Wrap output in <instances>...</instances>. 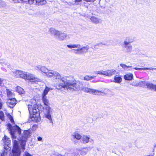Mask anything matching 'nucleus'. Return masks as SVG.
Masks as SVG:
<instances>
[{"instance_id": "nucleus-19", "label": "nucleus", "mask_w": 156, "mask_h": 156, "mask_svg": "<svg viewBox=\"0 0 156 156\" xmlns=\"http://www.w3.org/2000/svg\"><path fill=\"white\" fill-rule=\"evenodd\" d=\"M49 31L52 35L55 36L56 37L58 35L59 31L56 30L53 28H51L49 30Z\"/></svg>"}, {"instance_id": "nucleus-34", "label": "nucleus", "mask_w": 156, "mask_h": 156, "mask_svg": "<svg viewBox=\"0 0 156 156\" xmlns=\"http://www.w3.org/2000/svg\"><path fill=\"white\" fill-rule=\"evenodd\" d=\"M46 1L45 0H42V1L40 3H39L38 4V5H44L46 3Z\"/></svg>"}, {"instance_id": "nucleus-36", "label": "nucleus", "mask_w": 156, "mask_h": 156, "mask_svg": "<svg viewBox=\"0 0 156 156\" xmlns=\"http://www.w3.org/2000/svg\"><path fill=\"white\" fill-rule=\"evenodd\" d=\"M12 93L11 91L7 90V95L8 96H12Z\"/></svg>"}, {"instance_id": "nucleus-10", "label": "nucleus", "mask_w": 156, "mask_h": 156, "mask_svg": "<svg viewBox=\"0 0 156 156\" xmlns=\"http://www.w3.org/2000/svg\"><path fill=\"white\" fill-rule=\"evenodd\" d=\"M35 70L40 71L41 72L47 74L48 73L49 70L45 66L40 65L37 66L35 67Z\"/></svg>"}, {"instance_id": "nucleus-6", "label": "nucleus", "mask_w": 156, "mask_h": 156, "mask_svg": "<svg viewBox=\"0 0 156 156\" xmlns=\"http://www.w3.org/2000/svg\"><path fill=\"white\" fill-rule=\"evenodd\" d=\"M132 85L134 86H139L143 87L146 86L147 88L153 90L154 91H156V84H154L153 83L149 82L148 81H140L136 84H132Z\"/></svg>"}, {"instance_id": "nucleus-3", "label": "nucleus", "mask_w": 156, "mask_h": 156, "mask_svg": "<svg viewBox=\"0 0 156 156\" xmlns=\"http://www.w3.org/2000/svg\"><path fill=\"white\" fill-rule=\"evenodd\" d=\"M28 109L30 114L29 121L30 122H37L41 120L40 114L43 110V107L41 105L34 104L33 106L31 105H28Z\"/></svg>"}, {"instance_id": "nucleus-17", "label": "nucleus", "mask_w": 156, "mask_h": 156, "mask_svg": "<svg viewBox=\"0 0 156 156\" xmlns=\"http://www.w3.org/2000/svg\"><path fill=\"white\" fill-rule=\"evenodd\" d=\"M122 80V79L120 76H118L117 75L115 76L114 78L113 82L115 83H120Z\"/></svg>"}, {"instance_id": "nucleus-46", "label": "nucleus", "mask_w": 156, "mask_h": 156, "mask_svg": "<svg viewBox=\"0 0 156 156\" xmlns=\"http://www.w3.org/2000/svg\"><path fill=\"white\" fill-rule=\"evenodd\" d=\"M37 139L39 141H41L42 140V138L40 136L38 137Z\"/></svg>"}, {"instance_id": "nucleus-26", "label": "nucleus", "mask_w": 156, "mask_h": 156, "mask_svg": "<svg viewBox=\"0 0 156 156\" xmlns=\"http://www.w3.org/2000/svg\"><path fill=\"white\" fill-rule=\"evenodd\" d=\"M0 63L3 66H5V67H7L9 68H11V66L9 64L2 62V61L1 60H0Z\"/></svg>"}, {"instance_id": "nucleus-45", "label": "nucleus", "mask_w": 156, "mask_h": 156, "mask_svg": "<svg viewBox=\"0 0 156 156\" xmlns=\"http://www.w3.org/2000/svg\"><path fill=\"white\" fill-rule=\"evenodd\" d=\"M15 3L20 2H21L20 0H13Z\"/></svg>"}, {"instance_id": "nucleus-14", "label": "nucleus", "mask_w": 156, "mask_h": 156, "mask_svg": "<svg viewBox=\"0 0 156 156\" xmlns=\"http://www.w3.org/2000/svg\"><path fill=\"white\" fill-rule=\"evenodd\" d=\"M123 77L126 80L130 81L133 79V76L132 73H129L124 75Z\"/></svg>"}, {"instance_id": "nucleus-50", "label": "nucleus", "mask_w": 156, "mask_h": 156, "mask_svg": "<svg viewBox=\"0 0 156 156\" xmlns=\"http://www.w3.org/2000/svg\"><path fill=\"white\" fill-rule=\"evenodd\" d=\"M35 127V128H37V125H36V124L34 125H33V128H34Z\"/></svg>"}, {"instance_id": "nucleus-18", "label": "nucleus", "mask_w": 156, "mask_h": 156, "mask_svg": "<svg viewBox=\"0 0 156 156\" xmlns=\"http://www.w3.org/2000/svg\"><path fill=\"white\" fill-rule=\"evenodd\" d=\"M81 45L80 44H68L67 45V47L70 49L78 48H79L80 47Z\"/></svg>"}, {"instance_id": "nucleus-7", "label": "nucleus", "mask_w": 156, "mask_h": 156, "mask_svg": "<svg viewBox=\"0 0 156 156\" xmlns=\"http://www.w3.org/2000/svg\"><path fill=\"white\" fill-rule=\"evenodd\" d=\"M89 48V46L87 45L82 48L73 49L72 50L74 51V53L76 54L81 55L87 52Z\"/></svg>"}, {"instance_id": "nucleus-55", "label": "nucleus", "mask_w": 156, "mask_h": 156, "mask_svg": "<svg viewBox=\"0 0 156 156\" xmlns=\"http://www.w3.org/2000/svg\"><path fill=\"white\" fill-rule=\"evenodd\" d=\"M5 148V149H7L5 147V146H4Z\"/></svg>"}, {"instance_id": "nucleus-39", "label": "nucleus", "mask_w": 156, "mask_h": 156, "mask_svg": "<svg viewBox=\"0 0 156 156\" xmlns=\"http://www.w3.org/2000/svg\"><path fill=\"white\" fill-rule=\"evenodd\" d=\"M23 156H33L30 153L27 152H25Z\"/></svg>"}, {"instance_id": "nucleus-49", "label": "nucleus", "mask_w": 156, "mask_h": 156, "mask_svg": "<svg viewBox=\"0 0 156 156\" xmlns=\"http://www.w3.org/2000/svg\"><path fill=\"white\" fill-rule=\"evenodd\" d=\"M75 2H79L81 1V0H75Z\"/></svg>"}, {"instance_id": "nucleus-24", "label": "nucleus", "mask_w": 156, "mask_h": 156, "mask_svg": "<svg viewBox=\"0 0 156 156\" xmlns=\"http://www.w3.org/2000/svg\"><path fill=\"white\" fill-rule=\"evenodd\" d=\"M73 136L74 138L76 139L77 140H80L82 137L81 135L77 133H74Z\"/></svg>"}, {"instance_id": "nucleus-16", "label": "nucleus", "mask_w": 156, "mask_h": 156, "mask_svg": "<svg viewBox=\"0 0 156 156\" xmlns=\"http://www.w3.org/2000/svg\"><path fill=\"white\" fill-rule=\"evenodd\" d=\"M3 140L5 146L7 145V147H9V145L11 143L10 139L8 138L5 135Z\"/></svg>"}, {"instance_id": "nucleus-57", "label": "nucleus", "mask_w": 156, "mask_h": 156, "mask_svg": "<svg viewBox=\"0 0 156 156\" xmlns=\"http://www.w3.org/2000/svg\"><path fill=\"white\" fill-rule=\"evenodd\" d=\"M92 82H94V81H92Z\"/></svg>"}, {"instance_id": "nucleus-48", "label": "nucleus", "mask_w": 156, "mask_h": 156, "mask_svg": "<svg viewBox=\"0 0 156 156\" xmlns=\"http://www.w3.org/2000/svg\"><path fill=\"white\" fill-rule=\"evenodd\" d=\"M96 77V76H90V79L91 80L92 79H94Z\"/></svg>"}, {"instance_id": "nucleus-23", "label": "nucleus", "mask_w": 156, "mask_h": 156, "mask_svg": "<svg viewBox=\"0 0 156 156\" xmlns=\"http://www.w3.org/2000/svg\"><path fill=\"white\" fill-rule=\"evenodd\" d=\"M120 66L122 67L123 69L126 71L131 70V69H129V68L132 67L131 66H127L125 64H120Z\"/></svg>"}, {"instance_id": "nucleus-42", "label": "nucleus", "mask_w": 156, "mask_h": 156, "mask_svg": "<svg viewBox=\"0 0 156 156\" xmlns=\"http://www.w3.org/2000/svg\"><path fill=\"white\" fill-rule=\"evenodd\" d=\"M7 117L9 119H11L12 118V117L9 114H7Z\"/></svg>"}, {"instance_id": "nucleus-9", "label": "nucleus", "mask_w": 156, "mask_h": 156, "mask_svg": "<svg viewBox=\"0 0 156 156\" xmlns=\"http://www.w3.org/2000/svg\"><path fill=\"white\" fill-rule=\"evenodd\" d=\"M16 102L17 101L15 98H10L7 100L6 104L8 107L12 108L16 105Z\"/></svg>"}, {"instance_id": "nucleus-47", "label": "nucleus", "mask_w": 156, "mask_h": 156, "mask_svg": "<svg viewBox=\"0 0 156 156\" xmlns=\"http://www.w3.org/2000/svg\"><path fill=\"white\" fill-rule=\"evenodd\" d=\"M10 120L12 123H14V121L13 119V117L11 118V119H10Z\"/></svg>"}, {"instance_id": "nucleus-40", "label": "nucleus", "mask_w": 156, "mask_h": 156, "mask_svg": "<svg viewBox=\"0 0 156 156\" xmlns=\"http://www.w3.org/2000/svg\"><path fill=\"white\" fill-rule=\"evenodd\" d=\"M69 155V154L67 153H66L64 155H62L59 154H57L56 156H68V155Z\"/></svg>"}, {"instance_id": "nucleus-11", "label": "nucleus", "mask_w": 156, "mask_h": 156, "mask_svg": "<svg viewBox=\"0 0 156 156\" xmlns=\"http://www.w3.org/2000/svg\"><path fill=\"white\" fill-rule=\"evenodd\" d=\"M82 142L83 144H87L89 142L92 144L94 143V140L90 138V137L87 135H83L82 138Z\"/></svg>"}, {"instance_id": "nucleus-44", "label": "nucleus", "mask_w": 156, "mask_h": 156, "mask_svg": "<svg viewBox=\"0 0 156 156\" xmlns=\"http://www.w3.org/2000/svg\"><path fill=\"white\" fill-rule=\"evenodd\" d=\"M2 106V100L0 98V109H1Z\"/></svg>"}, {"instance_id": "nucleus-15", "label": "nucleus", "mask_w": 156, "mask_h": 156, "mask_svg": "<svg viewBox=\"0 0 156 156\" xmlns=\"http://www.w3.org/2000/svg\"><path fill=\"white\" fill-rule=\"evenodd\" d=\"M92 147H88L84 148V149L85 150H83L81 151V155L82 156H84L86 155L88 151L91 150Z\"/></svg>"}, {"instance_id": "nucleus-38", "label": "nucleus", "mask_w": 156, "mask_h": 156, "mask_svg": "<svg viewBox=\"0 0 156 156\" xmlns=\"http://www.w3.org/2000/svg\"><path fill=\"white\" fill-rule=\"evenodd\" d=\"M95 73L96 74H100L101 75H103V70L101 71H97L95 72Z\"/></svg>"}, {"instance_id": "nucleus-25", "label": "nucleus", "mask_w": 156, "mask_h": 156, "mask_svg": "<svg viewBox=\"0 0 156 156\" xmlns=\"http://www.w3.org/2000/svg\"><path fill=\"white\" fill-rule=\"evenodd\" d=\"M16 90L20 94H23L24 92L23 89L20 87H17Z\"/></svg>"}, {"instance_id": "nucleus-4", "label": "nucleus", "mask_w": 156, "mask_h": 156, "mask_svg": "<svg viewBox=\"0 0 156 156\" xmlns=\"http://www.w3.org/2000/svg\"><path fill=\"white\" fill-rule=\"evenodd\" d=\"M12 73L14 76L16 77H20L28 80H34L35 82L40 81L41 80L40 79L35 77L33 75L20 70H15L12 71Z\"/></svg>"}, {"instance_id": "nucleus-13", "label": "nucleus", "mask_w": 156, "mask_h": 156, "mask_svg": "<svg viewBox=\"0 0 156 156\" xmlns=\"http://www.w3.org/2000/svg\"><path fill=\"white\" fill-rule=\"evenodd\" d=\"M58 39L61 41H63L65 39H68L69 37L67 34L62 33L61 32H59L58 35H57V37Z\"/></svg>"}, {"instance_id": "nucleus-21", "label": "nucleus", "mask_w": 156, "mask_h": 156, "mask_svg": "<svg viewBox=\"0 0 156 156\" xmlns=\"http://www.w3.org/2000/svg\"><path fill=\"white\" fill-rule=\"evenodd\" d=\"M91 21L95 24H98L99 23V19L94 16H92L90 18Z\"/></svg>"}, {"instance_id": "nucleus-31", "label": "nucleus", "mask_w": 156, "mask_h": 156, "mask_svg": "<svg viewBox=\"0 0 156 156\" xmlns=\"http://www.w3.org/2000/svg\"><path fill=\"white\" fill-rule=\"evenodd\" d=\"M134 69L136 70H147V68H137L135 67L133 68Z\"/></svg>"}, {"instance_id": "nucleus-53", "label": "nucleus", "mask_w": 156, "mask_h": 156, "mask_svg": "<svg viewBox=\"0 0 156 156\" xmlns=\"http://www.w3.org/2000/svg\"><path fill=\"white\" fill-rule=\"evenodd\" d=\"M154 147L155 148V147H156V144H155L154 145Z\"/></svg>"}, {"instance_id": "nucleus-27", "label": "nucleus", "mask_w": 156, "mask_h": 156, "mask_svg": "<svg viewBox=\"0 0 156 156\" xmlns=\"http://www.w3.org/2000/svg\"><path fill=\"white\" fill-rule=\"evenodd\" d=\"M49 90V88L46 87L42 95V96H46V95L47 94Z\"/></svg>"}, {"instance_id": "nucleus-52", "label": "nucleus", "mask_w": 156, "mask_h": 156, "mask_svg": "<svg viewBox=\"0 0 156 156\" xmlns=\"http://www.w3.org/2000/svg\"><path fill=\"white\" fill-rule=\"evenodd\" d=\"M0 2H2V3H4V2H2V1H0Z\"/></svg>"}, {"instance_id": "nucleus-56", "label": "nucleus", "mask_w": 156, "mask_h": 156, "mask_svg": "<svg viewBox=\"0 0 156 156\" xmlns=\"http://www.w3.org/2000/svg\"><path fill=\"white\" fill-rule=\"evenodd\" d=\"M154 149H153V152H154Z\"/></svg>"}, {"instance_id": "nucleus-8", "label": "nucleus", "mask_w": 156, "mask_h": 156, "mask_svg": "<svg viewBox=\"0 0 156 156\" xmlns=\"http://www.w3.org/2000/svg\"><path fill=\"white\" fill-rule=\"evenodd\" d=\"M129 42L124 41L122 45V47L124 48L125 51L127 52H130L132 49V46Z\"/></svg>"}, {"instance_id": "nucleus-33", "label": "nucleus", "mask_w": 156, "mask_h": 156, "mask_svg": "<svg viewBox=\"0 0 156 156\" xmlns=\"http://www.w3.org/2000/svg\"><path fill=\"white\" fill-rule=\"evenodd\" d=\"M83 80H87V81H89L90 80V76H88L86 75L84 77Z\"/></svg>"}, {"instance_id": "nucleus-30", "label": "nucleus", "mask_w": 156, "mask_h": 156, "mask_svg": "<svg viewBox=\"0 0 156 156\" xmlns=\"http://www.w3.org/2000/svg\"><path fill=\"white\" fill-rule=\"evenodd\" d=\"M22 2H26L27 1L28 2L29 4H32L34 2L35 0H20Z\"/></svg>"}, {"instance_id": "nucleus-32", "label": "nucleus", "mask_w": 156, "mask_h": 156, "mask_svg": "<svg viewBox=\"0 0 156 156\" xmlns=\"http://www.w3.org/2000/svg\"><path fill=\"white\" fill-rule=\"evenodd\" d=\"M80 150L79 149H77L76 152L75 153L74 152L72 154V156H80L78 151H80Z\"/></svg>"}, {"instance_id": "nucleus-22", "label": "nucleus", "mask_w": 156, "mask_h": 156, "mask_svg": "<svg viewBox=\"0 0 156 156\" xmlns=\"http://www.w3.org/2000/svg\"><path fill=\"white\" fill-rule=\"evenodd\" d=\"M116 72V71L114 69L108 70V76H110L115 75Z\"/></svg>"}, {"instance_id": "nucleus-43", "label": "nucleus", "mask_w": 156, "mask_h": 156, "mask_svg": "<svg viewBox=\"0 0 156 156\" xmlns=\"http://www.w3.org/2000/svg\"><path fill=\"white\" fill-rule=\"evenodd\" d=\"M91 48L93 49H96L98 48V47H97L96 44H95L94 46H92Z\"/></svg>"}, {"instance_id": "nucleus-54", "label": "nucleus", "mask_w": 156, "mask_h": 156, "mask_svg": "<svg viewBox=\"0 0 156 156\" xmlns=\"http://www.w3.org/2000/svg\"><path fill=\"white\" fill-rule=\"evenodd\" d=\"M147 156H154L153 155L151 156L150 155H147Z\"/></svg>"}, {"instance_id": "nucleus-35", "label": "nucleus", "mask_w": 156, "mask_h": 156, "mask_svg": "<svg viewBox=\"0 0 156 156\" xmlns=\"http://www.w3.org/2000/svg\"><path fill=\"white\" fill-rule=\"evenodd\" d=\"M103 45H108V44H103V43H98V44H96L97 47L99 46V47H101Z\"/></svg>"}, {"instance_id": "nucleus-29", "label": "nucleus", "mask_w": 156, "mask_h": 156, "mask_svg": "<svg viewBox=\"0 0 156 156\" xmlns=\"http://www.w3.org/2000/svg\"><path fill=\"white\" fill-rule=\"evenodd\" d=\"M4 113L2 111H0V119L2 121L4 120Z\"/></svg>"}, {"instance_id": "nucleus-1", "label": "nucleus", "mask_w": 156, "mask_h": 156, "mask_svg": "<svg viewBox=\"0 0 156 156\" xmlns=\"http://www.w3.org/2000/svg\"><path fill=\"white\" fill-rule=\"evenodd\" d=\"M47 76L48 77H52L54 84L57 89H66L68 90L73 91L82 90L83 91L95 95H100L102 93L101 91L84 87L82 82H76L73 80V76H61L57 72L53 70H49Z\"/></svg>"}, {"instance_id": "nucleus-20", "label": "nucleus", "mask_w": 156, "mask_h": 156, "mask_svg": "<svg viewBox=\"0 0 156 156\" xmlns=\"http://www.w3.org/2000/svg\"><path fill=\"white\" fill-rule=\"evenodd\" d=\"M42 100L44 104L47 106H49L48 105L49 104L48 100L47 99L46 96H42Z\"/></svg>"}, {"instance_id": "nucleus-5", "label": "nucleus", "mask_w": 156, "mask_h": 156, "mask_svg": "<svg viewBox=\"0 0 156 156\" xmlns=\"http://www.w3.org/2000/svg\"><path fill=\"white\" fill-rule=\"evenodd\" d=\"M23 133V135L22 136L20 139H18L19 141H17L20 147L23 150L25 149V145L27 138L30 135V131L29 130H24Z\"/></svg>"}, {"instance_id": "nucleus-28", "label": "nucleus", "mask_w": 156, "mask_h": 156, "mask_svg": "<svg viewBox=\"0 0 156 156\" xmlns=\"http://www.w3.org/2000/svg\"><path fill=\"white\" fill-rule=\"evenodd\" d=\"M124 41L129 42L128 43H129L130 44L131 43L133 42V40L129 37H126Z\"/></svg>"}, {"instance_id": "nucleus-12", "label": "nucleus", "mask_w": 156, "mask_h": 156, "mask_svg": "<svg viewBox=\"0 0 156 156\" xmlns=\"http://www.w3.org/2000/svg\"><path fill=\"white\" fill-rule=\"evenodd\" d=\"M46 109L47 110V113L45 114V117L49 120L50 123H51L53 124V122L52 117L50 114V113L51 112V108L49 106H48V107H46Z\"/></svg>"}, {"instance_id": "nucleus-41", "label": "nucleus", "mask_w": 156, "mask_h": 156, "mask_svg": "<svg viewBox=\"0 0 156 156\" xmlns=\"http://www.w3.org/2000/svg\"><path fill=\"white\" fill-rule=\"evenodd\" d=\"M156 70V68H147V70Z\"/></svg>"}, {"instance_id": "nucleus-37", "label": "nucleus", "mask_w": 156, "mask_h": 156, "mask_svg": "<svg viewBox=\"0 0 156 156\" xmlns=\"http://www.w3.org/2000/svg\"><path fill=\"white\" fill-rule=\"evenodd\" d=\"M103 75L105 76H108V70L106 71L103 70Z\"/></svg>"}, {"instance_id": "nucleus-51", "label": "nucleus", "mask_w": 156, "mask_h": 156, "mask_svg": "<svg viewBox=\"0 0 156 156\" xmlns=\"http://www.w3.org/2000/svg\"><path fill=\"white\" fill-rule=\"evenodd\" d=\"M97 150H98V151H100V150H101V148H99L98 147H97Z\"/></svg>"}, {"instance_id": "nucleus-2", "label": "nucleus", "mask_w": 156, "mask_h": 156, "mask_svg": "<svg viewBox=\"0 0 156 156\" xmlns=\"http://www.w3.org/2000/svg\"><path fill=\"white\" fill-rule=\"evenodd\" d=\"M7 129L11 135L13 140V144L12 153L11 156H20L21 151L19 144L15 139L16 138L17 135L21 134V129L16 125L12 126L11 124L8 123L7 124Z\"/></svg>"}]
</instances>
